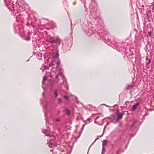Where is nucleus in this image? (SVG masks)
Masks as SVG:
<instances>
[{"label": "nucleus", "mask_w": 154, "mask_h": 154, "mask_svg": "<svg viewBox=\"0 0 154 154\" xmlns=\"http://www.w3.org/2000/svg\"><path fill=\"white\" fill-rule=\"evenodd\" d=\"M59 53L58 51L55 54H54L53 55V60L51 63L49 65V67H50L51 66L54 67L55 64H57V66L56 67V70L55 73L57 72L58 75L56 76V81L58 82L59 80L58 79L59 76H60L62 78V79L63 81V83L62 84L65 86L67 90H68V87L67 86V83L66 81V78L63 76V69L59 66L60 65V61L59 59Z\"/></svg>", "instance_id": "1"}, {"label": "nucleus", "mask_w": 154, "mask_h": 154, "mask_svg": "<svg viewBox=\"0 0 154 154\" xmlns=\"http://www.w3.org/2000/svg\"><path fill=\"white\" fill-rule=\"evenodd\" d=\"M9 4L8 2L5 3L7 7H8V9H9V11H11L13 10L14 13L16 14L17 13H19L20 12L19 10H18L17 7L16 6H14V5L11 2L10 0H9Z\"/></svg>", "instance_id": "2"}, {"label": "nucleus", "mask_w": 154, "mask_h": 154, "mask_svg": "<svg viewBox=\"0 0 154 154\" xmlns=\"http://www.w3.org/2000/svg\"><path fill=\"white\" fill-rule=\"evenodd\" d=\"M60 39L58 38L55 37H50L47 41L53 44L54 43H58L60 42Z\"/></svg>", "instance_id": "3"}, {"label": "nucleus", "mask_w": 154, "mask_h": 154, "mask_svg": "<svg viewBox=\"0 0 154 154\" xmlns=\"http://www.w3.org/2000/svg\"><path fill=\"white\" fill-rule=\"evenodd\" d=\"M71 46V42L69 45L68 43H66L62 45V48L65 51H68L70 48Z\"/></svg>", "instance_id": "4"}, {"label": "nucleus", "mask_w": 154, "mask_h": 154, "mask_svg": "<svg viewBox=\"0 0 154 154\" xmlns=\"http://www.w3.org/2000/svg\"><path fill=\"white\" fill-rule=\"evenodd\" d=\"M89 8L90 9H92L90 11L91 12V16L94 19H97L99 17V16L97 17L96 15V11H93L94 9L92 8V6L90 5L89 6Z\"/></svg>", "instance_id": "5"}, {"label": "nucleus", "mask_w": 154, "mask_h": 154, "mask_svg": "<svg viewBox=\"0 0 154 154\" xmlns=\"http://www.w3.org/2000/svg\"><path fill=\"white\" fill-rule=\"evenodd\" d=\"M88 27H86V29L84 30V32L86 34V35L88 37L91 36L93 33V30L91 29H90L89 30L87 29Z\"/></svg>", "instance_id": "6"}, {"label": "nucleus", "mask_w": 154, "mask_h": 154, "mask_svg": "<svg viewBox=\"0 0 154 154\" xmlns=\"http://www.w3.org/2000/svg\"><path fill=\"white\" fill-rule=\"evenodd\" d=\"M48 144V146L50 147H53L56 146L54 140L53 139H51L49 140Z\"/></svg>", "instance_id": "7"}, {"label": "nucleus", "mask_w": 154, "mask_h": 154, "mask_svg": "<svg viewBox=\"0 0 154 154\" xmlns=\"http://www.w3.org/2000/svg\"><path fill=\"white\" fill-rule=\"evenodd\" d=\"M139 105V102H138L135 103L133 105L132 107V111H135L138 107L140 106Z\"/></svg>", "instance_id": "8"}, {"label": "nucleus", "mask_w": 154, "mask_h": 154, "mask_svg": "<svg viewBox=\"0 0 154 154\" xmlns=\"http://www.w3.org/2000/svg\"><path fill=\"white\" fill-rule=\"evenodd\" d=\"M109 119L111 122L114 123H116L118 121L117 119H116L115 116L114 115H112L111 117L109 118Z\"/></svg>", "instance_id": "9"}, {"label": "nucleus", "mask_w": 154, "mask_h": 154, "mask_svg": "<svg viewBox=\"0 0 154 154\" xmlns=\"http://www.w3.org/2000/svg\"><path fill=\"white\" fill-rule=\"evenodd\" d=\"M124 115V113H117V118H116L117 120L118 121L122 119Z\"/></svg>", "instance_id": "10"}, {"label": "nucleus", "mask_w": 154, "mask_h": 154, "mask_svg": "<svg viewBox=\"0 0 154 154\" xmlns=\"http://www.w3.org/2000/svg\"><path fill=\"white\" fill-rule=\"evenodd\" d=\"M134 86V84L132 83L131 85H128L126 88V89L127 90L131 89Z\"/></svg>", "instance_id": "11"}, {"label": "nucleus", "mask_w": 154, "mask_h": 154, "mask_svg": "<svg viewBox=\"0 0 154 154\" xmlns=\"http://www.w3.org/2000/svg\"><path fill=\"white\" fill-rule=\"evenodd\" d=\"M47 77L45 76H44L43 78V81H42V84H42V87L44 91L45 90V87L44 86V82L46 81H47Z\"/></svg>", "instance_id": "12"}, {"label": "nucleus", "mask_w": 154, "mask_h": 154, "mask_svg": "<svg viewBox=\"0 0 154 154\" xmlns=\"http://www.w3.org/2000/svg\"><path fill=\"white\" fill-rule=\"evenodd\" d=\"M45 103L46 104L45 105H44V108L45 109V116L46 117L47 114V107L48 105V103L47 102H45Z\"/></svg>", "instance_id": "13"}, {"label": "nucleus", "mask_w": 154, "mask_h": 154, "mask_svg": "<svg viewBox=\"0 0 154 154\" xmlns=\"http://www.w3.org/2000/svg\"><path fill=\"white\" fill-rule=\"evenodd\" d=\"M42 132L44 133L46 136H50V135H49L48 134V131L45 129H43L42 131Z\"/></svg>", "instance_id": "14"}, {"label": "nucleus", "mask_w": 154, "mask_h": 154, "mask_svg": "<svg viewBox=\"0 0 154 154\" xmlns=\"http://www.w3.org/2000/svg\"><path fill=\"white\" fill-rule=\"evenodd\" d=\"M108 142V141L107 140H103L102 142V146H105L106 145Z\"/></svg>", "instance_id": "15"}, {"label": "nucleus", "mask_w": 154, "mask_h": 154, "mask_svg": "<svg viewBox=\"0 0 154 154\" xmlns=\"http://www.w3.org/2000/svg\"><path fill=\"white\" fill-rule=\"evenodd\" d=\"M58 91L57 90H54V94L55 96V97H57L58 96V94L57 93Z\"/></svg>", "instance_id": "16"}, {"label": "nucleus", "mask_w": 154, "mask_h": 154, "mask_svg": "<svg viewBox=\"0 0 154 154\" xmlns=\"http://www.w3.org/2000/svg\"><path fill=\"white\" fill-rule=\"evenodd\" d=\"M66 113V114L67 115L69 116L70 114V112L69 110L67 109H66L65 110Z\"/></svg>", "instance_id": "17"}, {"label": "nucleus", "mask_w": 154, "mask_h": 154, "mask_svg": "<svg viewBox=\"0 0 154 154\" xmlns=\"http://www.w3.org/2000/svg\"><path fill=\"white\" fill-rule=\"evenodd\" d=\"M105 146H103L102 149V151L101 154H103L105 152Z\"/></svg>", "instance_id": "18"}, {"label": "nucleus", "mask_w": 154, "mask_h": 154, "mask_svg": "<svg viewBox=\"0 0 154 154\" xmlns=\"http://www.w3.org/2000/svg\"><path fill=\"white\" fill-rule=\"evenodd\" d=\"M42 68H43L45 70L48 69L49 68V67L48 66L45 65H43L42 66Z\"/></svg>", "instance_id": "19"}, {"label": "nucleus", "mask_w": 154, "mask_h": 154, "mask_svg": "<svg viewBox=\"0 0 154 154\" xmlns=\"http://www.w3.org/2000/svg\"><path fill=\"white\" fill-rule=\"evenodd\" d=\"M108 34V33L107 31H105L103 32V33H102L103 34L106 35ZM103 36H104V35H103Z\"/></svg>", "instance_id": "20"}, {"label": "nucleus", "mask_w": 154, "mask_h": 154, "mask_svg": "<svg viewBox=\"0 0 154 154\" xmlns=\"http://www.w3.org/2000/svg\"><path fill=\"white\" fill-rule=\"evenodd\" d=\"M62 102V100L60 98H59L58 100V103L60 104Z\"/></svg>", "instance_id": "21"}, {"label": "nucleus", "mask_w": 154, "mask_h": 154, "mask_svg": "<svg viewBox=\"0 0 154 154\" xmlns=\"http://www.w3.org/2000/svg\"><path fill=\"white\" fill-rule=\"evenodd\" d=\"M55 121L56 122H59L60 121V119H55Z\"/></svg>", "instance_id": "22"}, {"label": "nucleus", "mask_w": 154, "mask_h": 154, "mask_svg": "<svg viewBox=\"0 0 154 154\" xmlns=\"http://www.w3.org/2000/svg\"><path fill=\"white\" fill-rule=\"evenodd\" d=\"M64 98L66 100H68V97H67L66 96H64Z\"/></svg>", "instance_id": "23"}, {"label": "nucleus", "mask_w": 154, "mask_h": 154, "mask_svg": "<svg viewBox=\"0 0 154 154\" xmlns=\"http://www.w3.org/2000/svg\"><path fill=\"white\" fill-rule=\"evenodd\" d=\"M151 62V59H150L149 60L148 62H147L146 63V65H148Z\"/></svg>", "instance_id": "24"}, {"label": "nucleus", "mask_w": 154, "mask_h": 154, "mask_svg": "<svg viewBox=\"0 0 154 154\" xmlns=\"http://www.w3.org/2000/svg\"><path fill=\"white\" fill-rule=\"evenodd\" d=\"M30 38H31L29 36L28 38H25V39L26 41H29L30 40Z\"/></svg>", "instance_id": "25"}, {"label": "nucleus", "mask_w": 154, "mask_h": 154, "mask_svg": "<svg viewBox=\"0 0 154 154\" xmlns=\"http://www.w3.org/2000/svg\"><path fill=\"white\" fill-rule=\"evenodd\" d=\"M106 128V126H105V127H104V130H103V133L102 134L101 136H100V137H102V136H103V134H104V130H105V129Z\"/></svg>", "instance_id": "26"}, {"label": "nucleus", "mask_w": 154, "mask_h": 154, "mask_svg": "<svg viewBox=\"0 0 154 154\" xmlns=\"http://www.w3.org/2000/svg\"><path fill=\"white\" fill-rule=\"evenodd\" d=\"M85 0H83V1H82V2H84V7H85V8L86 7V6H85Z\"/></svg>", "instance_id": "27"}, {"label": "nucleus", "mask_w": 154, "mask_h": 154, "mask_svg": "<svg viewBox=\"0 0 154 154\" xmlns=\"http://www.w3.org/2000/svg\"><path fill=\"white\" fill-rule=\"evenodd\" d=\"M136 123V122H134L133 123V124L132 125H131V127H133V126H134V125H135V124Z\"/></svg>", "instance_id": "28"}, {"label": "nucleus", "mask_w": 154, "mask_h": 154, "mask_svg": "<svg viewBox=\"0 0 154 154\" xmlns=\"http://www.w3.org/2000/svg\"><path fill=\"white\" fill-rule=\"evenodd\" d=\"M98 139V138H97L95 140V141L91 144V146H90L89 147V149L90 148V147H91V146H92V145L94 144V142L96 141V140L97 139Z\"/></svg>", "instance_id": "29"}, {"label": "nucleus", "mask_w": 154, "mask_h": 154, "mask_svg": "<svg viewBox=\"0 0 154 154\" xmlns=\"http://www.w3.org/2000/svg\"><path fill=\"white\" fill-rule=\"evenodd\" d=\"M9 0H4V2L5 3H7V1H9Z\"/></svg>", "instance_id": "30"}, {"label": "nucleus", "mask_w": 154, "mask_h": 154, "mask_svg": "<svg viewBox=\"0 0 154 154\" xmlns=\"http://www.w3.org/2000/svg\"><path fill=\"white\" fill-rule=\"evenodd\" d=\"M116 154H121L120 152L119 151L117 152Z\"/></svg>", "instance_id": "31"}, {"label": "nucleus", "mask_w": 154, "mask_h": 154, "mask_svg": "<svg viewBox=\"0 0 154 154\" xmlns=\"http://www.w3.org/2000/svg\"><path fill=\"white\" fill-rule=\"evenodd\" d=\"M123 49H124V51H125L127 50V49L126 48H124Z\"/></svg>", "instance_id": "32"}, {"label": "nucleus", "mask_w": 154, "mask_h": 154, "mask_svg": "<svg viewBox=\"0 0 154 154\" xmlns=\"http://www.w3.org/2000/svg\"><path fill=\"white\" fill-rule=\"evenodd\" d=\"M70 24H71V26H72V21H71V19H70Z\"/></svg>", "instance_id": "33"}, {"label": "nucleus", "mask_w": 154, "mask_h": 154, "mask_svg": "<svg viewBox=\"0 0 154 154\" xmlns=\"http://www.w3.org/2000/svg\"><path fill=\"white\" fill-rule=\"evenodd\" d=\"M152 9H154V3L152 5Z\"/></svg>", "instance_id": "34"}, {"label": "nucleus", "mask_w": 154, "mask_h": 154, "mask_svg": "<svg viewBox=\"0 0 154 154\" xmlns=\"http://www.w3.org/2000/svg\"><path fill=\"white\" fill-rule=\"evenodd\" d=\"M85 11L88 12V9H87L86 8H85Z\"/></svg>", "instance_id": "35"}, {"label": "nucleus", "mask_w": 154, "mask_h": 154, "mask_svg": "<svg viewBox=\"0 0 154 154\" xmlns=\"http://www.w3.org/2000/svg\"><path fill=\"white\" fill-rule=\"evenodd\" d=\"M26 25L28 26L29 25V23L28 22L26 24Z\"/></svg>", "instance_id": "36"}, {"label": "nucleus", "mask_w": 154, "mask_h": 154, "mask_svg": "<svg viewBox=\"0 0 154 154\" xmlns=\"http://www.w3.org/2000/svg\"><path fill=\"white\" fill-rule=\"evenodd\" d=\"M60 111H58V114L59 115L60 113Z\"/></svg>", "instance_id": "37"}, {"label": "nucleus", "mask_w": 154, "mask_h": 154, "mask_svg": "<svg viewBox=\"0 0 154 154\" xmlns=\"http://www.w3.org/2000/svg\"><path fill=\"white\" fill-rule=\"evenodd\" d=\"M85 124L83 125V126H82V128H84V126H85Z\"/></svg>", "instance_id": "38"}, {"label": "nucleus", "mask_w": 154, "mask_h": 154, "mask_svg": "<svg viewBox=\"0 0 154 154\" xmlns=\"http://www.w3.org/2000/svg\"><path fill=\"white\" fill-rule=\"evenodd\" d=\"M149 46V44H147L146 45V47H147L148 46Z\"/></svg>", "instance_id": "39"}, {"label": "nucleus", "mask_w": 154, "mask_h": 154, "mask_svg": "<svg viewBox=\"0 0 154 154\" xmlns=\"http://www.w3.org/2000/svg\"><path fill=\"white\" fill-rule=\"evenodd\" d=\"M146 60H148V57H146Z\"/></svg>", "instance_id": "40"}, {"label": "nucleus", "mask_w": 154, "mask_h": 154, "mask_svg": "<svg viewBox=\"0 0 154 154\" xmlns=\"http://www.w3.org/2000/svg\"><path fill=\"white\" fill-rule=\"evenodd\" d=\"M127 146H128V145H127L126 146H125V149H126L127 148Z\"/></svg>", "instance_id": "41"}, {"label": "nucleus", "mask_w": 154, "mask_h": 154, "mask_svg": "<svg viewBox=\"0 0 154 154\" xmlns=\"http://www.w3.org/2000/svg\"><path fill=\"white\" fill-rule=\"evenodd\" d=\"M97 8V7H94V9H96Z\"/></svg>", "instance_id": "42"}, {"label": "nucleus", "mask_w": 154, "mask_h": 154, "mask_svg": "<svg viewBox=\"0 0 154 154\" xmlns=\"http://www.w3.org/2000/svg\"><path fill=\"white\" fill-rule=\"evenodd\" d=\"M130 139H129V141H128V145L129 144V141H130Z\"/></svg>", "instance_id": "43"}, {"label": "nucleus", "mask_w": 154, "mask_h": 154, "mask_svg": "<svg viewBox=\"0 0 154 154\" xmlns=\"http://www.w3.org/2000/svg\"><path fill=\"white\" fill-rule=\"evenodd\" d=\"M14 29H15V30H16V29H17L15 27H14Z\"/></svg>", "instance_id": "44"}, {"label": "nucleus", "mask_w": 154, "mask_h": 154, "mask_svg": "<svg viewBox=\"0 0 154 154\" xmlns=\"http://www.w3.org/2000/svg\"><path fill=\"white\" fill-rule=\"evenodd\" d=\"M149 33V34H151V32H150Z\"/></svg>", "instance_id": "45"}, {"label": "nucleus", "mask_w": 154, "mask_h": 154, "mask_svg": "<svg viewBox=\"0 0 154 154\" xmlns=\"http://www.w3.org/2000/svg\"><path fill=\"white\" fill-rule=\"evenodd\" d=\"M83 129H84V128H82V131H83Z\"/></svg>", "instance_id": "46"}, {"label": "nucleus", "mask_w": 154, "mask_h": 154, "mask_svg": "<svg viewBox=\"0 0 154 154\" xmlns=\"http://www.w3.org/2000/svg\"><path fill=\"white\" fill-rule=\"evenodd\" d=\"M105 105L106 106L108 107H109V106H107V105Z\"/></svg>", "instance_id": "47"}, {"label": "nucleus", "mask_w": 154, "mask_h": 154, "mask_svg": "<svg viewBox=\"0 0 154 154\" xmlns=\"http://www.w3.org/2000/svg\"><path fill=\"white\" fill-rule=\"evenodd\" d=\"M75 3H76V2H75L74 3V4L75 5Z\"/></svg>", "instance_id": "48"}, {"label": "nucleus", "mask_w": 154, "mask_h": 154, "mask_svg": "<svg viewBox=\"0 0 154 154\" xmlns=\"http://www.w3.org/2000/svg\"><path fill=\"white\" fill-rule=\"evenodd\" d=\"M45 119H46V121L47 122V118H46Z\"/></svg>", "instance_id": "49"}, {"label": "nucleus", "mask_w": 154, "mask_h": 154, "mask_svg": "<svg viewBox=\"0 0 154 154\" xmlns=\"http://www.w3.org/2000/svg\"><path fill=\"white\" fill-rule=\"evenodd\" d=\"M43 95L44 96V93H43Z\"/></svg>", "instance_id": "50"}, {"label": "nucleus", "mask_w": 154, "mask_h": 154, "mask_svg": "<svg viewBox=\"0 0 154 154\" xmlns=\"http://www.w3.org/2000/svg\"><path fill=\"white\" fill-rule=\"evenodd\" d=\"M29 61V59L28 60H27V61Z\"/></svg>", "instance_id": "51"}, {"label": "nucleus", "mask_w": 154, "mask_h": 154, "mask_svg": "<svg viewBox=\"0 0 154 154\" xmlns=\"http://www.w3.org/2000/svg\"><path fill=\"white\" fill-rule=\"evenodd\" d=\"M42 69V72H43V69Z\"/></svg>", "instance_id": "52"}, {"label": "nucleus", "mask_w": 154, "mask_h": 154, "mask_svg": "<svg viewBox=\"0 0 154 154\" xmlns=\"http://www.w3.org/2000/svg\"><path fill=\"white\" fill-rule=\"evenodd\" d=\"M109 124V123H107V125H108Z\"/></svg>", "instance_id": "53"}]
</instances>
